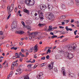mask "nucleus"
<instances>
[{"mask_svg": "<svg viewBox=\"0 0 79 79\" xmlns=\"http://www.w3.org/2000/svg\"><path fill=\"white\" fill-rule=\"evenodd\" d=\"M41 34V33L35 32H32L31 34L32 35V37L33 38H35V39H40V37H38L39 35H40V34Z\"/></svg>", "mask_w": 79, "mask_h": 79, "instance_id": "nucleus-1", "label": "nucleus"}, {"mask_svg": "<svg viewBox=\"0 0 79 79\" xmlns=\"http://www.w3.org/2000/svg\"><path fill=\"white\" fill-rule=\"evenodd\" d=\"M66 54L65 55V57H67L68 59H72L74 57V55L73 54L69 53L68 52H65Z\"/></svg>", "mask_w": 79, "mask_h": 79, "instance_id": "nucleus-2", "label": "nucleus"}, {"mask_svg": "<svg viewBox=\"0 0 79 79\" xmlns=\"http://www.w3.org/2000/svg\"><path fill=\"white\" fill-rule=\"evenodd\" d=\"M74 45H76V44H73L71 45H69L68 46V49L71 51L73 50H76V46H74Z\"/></svg>", "mask_w": 79, "mask_h": 79, "instance_id": "nucleus-3", "label": "nucleus"}, {"mask_svg": "<svg viewBox=\"0 0 79 79\" xmlns=\"http://www.w3.org/2000/svg\"><path fill=\"white\" fill-rule=\"evenodd\" d=\"M25 3H27V5H30V6H33L34 4H35V2L34 0H29L28 1V2H27V0L25 1Z\"/></svg>", "mask_w": 79, "mask_h": 79, "instance_id": "nucleus-4", "label": "nucleus"}, {"mask_svg": "<svg viewBox=\"0 0 79 79\" xmlns=\"http://www.w3.org/2000/svg\"><path fill=\"white\" fill-rule=\"evenodd\" d=\"M46 17L47 19H48L49 20L52 19V18L54 17V15L52 13H50L48 15H46Z\"/></svg>", "mask_w": 79, "mask_h": 79, "instance_id": "nucleus-5", "label": "nucleus"}, {"mask_svg": "<svg viewBox=\"0 0 79 79\" xmlns=\"http://www.w3.org/2000/svg\"><path fill=\"white\" fill-rule=\"evenodd\" d=\"M38 13L39 15V16L40 17V19L41 20L44 19V14L42 11L39 10L38 11Z\"/></svg>", "mask_w": 79, "mask_h": 79, "instance_id": "nucleus-6", "label": "nucleus"}, {"mask_svg": "<svg viewBox=\"0 0 79 79\" xmlns=\"http://www.w3.org/2000/svg\"><path fill=\"white\" fill-rule=\"evenodd\" d=\"M13 8H14V4H12L10 7L8 6L7 10H9L8 12L9 13H11V12L13 11Z\"/></svg>", "mask_w": 79, "mask_h": 79, "instance_id": "nucleus-7", "label": "nucleus"}, {"mask_svg": "<svg viewBox=\"0 0 79 79\" xmlns=\"http://www.w3.org/2000/svg\"><path fill=\"white\" fill-rule=\"evenodd\" d=\"M61 72L64 76H66V73L65 71V70H64V68L62 67V68Z\"/></svg>", "mask_w": 79, "mask_h": 79, "instance_id": "nucleus-8", "label": "nucleus"}, {"mask_svg": "<svg viewBox=\"0 0 79 79\" xmlns=\"http://www.w3.org/2000/svg\"><path fill=\"white\" fill-rule=\"evenodd\" d=\"M16 27V22L15 21H14L12 23V29H14Z\"/></svg>", "mask_w": 79, "mask_h": 79, "instance_id": "nucleus-9", "label": "nucleus"}, {"mask_svg": "<svg viewBox=\"0 0 79 79\" xmlns=\"http://www.w3.org/2000/svg\"><path fill=\"white\" fill-rule=\"evenodd\" d=\"M40 7L41 9V10H43L44 11L46 9V8H47V7H46V6L45 5H41L40 6Z\"/></svg>", "mask_w": 79, "mask_h": 79, "instance_id": "nucleus-10", "label": "nucleus"}, {"mask_svg": "<svg viewBox=\"0 0 79 79\" xmlns=\"http://www.w3.org/2000/svg\"><path fill=\"white\" fill-rule=\"evenodd\" d=\"M53 63H52L50 64H49L48 65V67L49 69L51 70L52 68H53Z\"/></svg>", "mask_w": 79, "mask_h": 79, "instance_id": "nucleus-11", "label": "nucleus"}, {"mask_svg": "<svg viewBox=\"0 0 79 79\" xmlns=\"http://www.w3.org/2000/svg\"><path fill=\"white\" fill-rule=\"evenodd\" d=\"M43 75V74L42 73H40V74H38L37 75V76L36 77L37 78H38V79H40V76H42Z\"/></svg>", "mask_w": 79, "mask_h": 79, "instance_id": "nucleus-12", "label": "nucleus"}, {"mask_svg": "<svg viewBox=\"0 0 79 79\" xmlns=\"http://www.w3.org/2000/svg\"><path fill=\"white\" fill-rule=\"evenodd\" d=\"M31 60V59H30V60H27L26 61V62L27 63H31H31H34L35 61V60H33V61H32Z\"/></svg>", "mask_w": 79, "mask_h": 79, "instance_id": "nucleus-13", "label": "nucleus"}, {"mask_svg": "<svg viewBox=\"0 0 79 79\" xmlns=\"http://www.w3.org/2000/svg\"><path fill=\"white\" fill-rule=\"evenodd\" d=\"M52 26H49V28L48 29V31L49 32H51L52 31Z\"/></svg>", "mask_w": 79, "mask_h": 79, "instance_id": "nucleus-14", "label": "nucleus"}, {"mask_svg": "<svg viewBox=\"0 0 79 79\" xmlns=\"http://www.w3.org/2000/svg\"><path fill=\"white\" fill-rule=\"evenodd\" d=\"M74 74L71 73H69L68 74V76L71 77H73L74 76Z\"/></svg>", "mask_w": 79, "mask_h": 79, "instance_id": "nucleus-15", "label": "nucleus"}, {"mask_svg": "<svg viewBox=\"0 0 79 79\" xmlns=\"http://www.w3.org/2000/svg\"><path fill=\"white\" fill-rule=\"evenodd\" d=\"M38 47V46H37V45H35V46L34 49L35 50L34 52H37V48Z\"/></svg>", "mask_w": 79, "mask_h": 79, "instance_id": "nucleus-16", "label": "nucleus"}, {"mask_svg": "<svg viewBox=\"0 0 79 79\" xmlns=\"http://www.w3.org/2000/svg\"><path fill=\"white\" fill-rule=\"evenodd\" d=\"M17 34H23L24 33V32L23 31H17Z\"/></svg>", "mask_w": 79, "mask_h": 79, "instance_id": "nucleus-17", "label": "nucleus"}, {"mask_svg": "<svg viewBox=\"0 0 79 79\" xmlns=\"http://www.w3.org/2000/svg\"><path fill=\"white\" fill-rule=\"evenodd\" d=\"M23 11L25 12V13H27V14H29V10H27L26 9H24L23 10Z\"/></svg>", "mask_w": 79, "mask_h": 79, "instance_id": "nucleus-18", "label": "nucleus"}, {"mask_svg": "<svg viewBox=\"0 0 79 79\" xmlns=\"http://www.w3.org/2000/svg\"><path fill=\"white\" fill-rule=\"evenodd\" d=\"M27 28L28 31H31V26L27 25Z\"/></svg>", "mask_w": 79, "mask_h": 79, "instance_id": "nucleus-19", "label": "nucleus"}, {"mask_svg": "<svg viewBox=\"0 0 79 79\" xmlns=\"http://www.w3.org/2000/svg\"><path fill=\"white\" fill-rule=\"evenodd\" d=\"M15 66V62H13L11 66V69H14V67Z\"/></svg>", "mask_w": 79, "mask_h": 79, "instance_id": "nucleus-20", "label": "nucleus"}, {"mask_svg": "<svg viewBox=\"0 0 79 79\" xmlns=\"http://www.w3.org/2000/svg\"><path fill=\"white\" fill-rule=\"evenodd\" d=\"M32 33H30V35H29V39L31 40V39H32L33 38V37H32Z\"/></svg>", "mask_w": 79, "mask_h": 79, "instance_id": "nucleus-21", "label": "nucleus"}, {"mask_svg": "<svg viewBox=\"0 0 79 79\" xmlns=\"http://www.w3.org/2000/svg\"><path fill=\"white\" fill-rule=\"evenodd\" d=\"M33 50H34V49L33 48H31L30 50H29L27 51V52H29L30 53H31V52H32V51H33Z\"/></svg>", "mask_w": 79, "mask_h": 79, "instance_id": "nucleus-22", "label": "nucleus"}, {"mask_svg": "<svg viewBox=\"0 0 79 79\" xmlns=\"http://www.w3.org/2000/svg\"><path fill=\"white\" fill-rule=\"evenodd\" d=\"M61 8L63 10H64V9H66V6L64 4H62L61 6Z\"/></svg>", "mask_w": 79, "mask_h": 79, "instance_id": "nucleus-23", "label": "nucleus"}, {"mask_svg": "<svg viewBox=\"0 0 79 79\" xmlns=\"http://www.w3.org/2000/svg\"><path fill=\"white\" fill-rule=\"evenodd\" d=\"M76 2V5L77 6H79V0H75Z\"/></svg>", "mask_w": 79, "mask_h": 79, "instance_id": "nucleus-24", "label": "nucleus"}, {"mask_svg": "<svg viewBox=\"0 0 79 79\" xmlns=\"http://www.w3.org/2000/svg\"><path fill=\"white\" fill-rule=\"evenodd\" d=\"M65 18H66V16L64 15H62L60 17V18L62 19H65Z\"/></svg>", "mask_w": 79, "mask_h": 79, "instance_id": "nucleus-25", "label": "nucleus"}, {"mask_svg": "<svg viewBox=\"0 0 79 79\" xmlns=\"http://www.w3.org/2000/svg\"><path fill=\"white\" fill-rule=\"evenodd\" d=\"M29 79V76H28V75H27L26 76L24 77V79Z\"/></svg>", "mask_w": 79, "mask_h": 79, "instance_id": "nucleus-26", "label": "nucleus"}, {"mask_svg": "<svg viewBox=\"0 0 79 79\" xmlns=\"http://www.w3.org/2000/svg\"><path fill=\"white\" fill-rule=\"evenodd\" d=\"M10 48L11 49V50H13H13H17V49H18L17 48H15V47H11Z\"/></svg>", "mask_w": 79, "mask_h": 79, "instance_id": "nucleus-27", "label": "nucleus"}, {"mask_svg": "<svg viewBox=\"0 0 79 79\" xmlns=\"http://www.w3.org/2000/svg\"><path fill=\"white\" fill-rule=\"evenodd\" d=\"M18 15H19V16H22V15L20 14V13H21V10H19L18 12Z\"/></svg>", "mask_w": 79, "mask_h": 79, "instance_id": "nucleus-28", "label": "nucleus"}, {"mask_svg": "<svg viewBox=\"0 0 79 79\" xmlns=\"http://www.w3.org/2000/svg\"><path fill=\"white\" fill-rule=\"evenodd\" d=\"M26 22L28 24H30V23H31V21L29 20H26Z\"/></svg>", "mask_w": 79, "mask_h": 79, "instance_id": "nucleus-29", "label": "nucleus"}, {"mask_svg": "<svg viewBox=\"0 0 79 79\" xmlns=\"http://www.w3.org/2000/svg\"><path fill=\"white\" fill-rule=\"evenodd\" d=\"M21 23L22 25L23 26V27H25V26H26V25H25V23H24V22L22 21Z\"/></svg>", "mask_w": 79, "mask_h": 79, "instance_id": "nucleus-30", "label": "nucleus"}, {"mask_svg": "<svg viewBox=\"0 0 79 79\" xmlns=\"http://www.w3.org/2000/svg\"><path fill=\"white\" fill-rule=\"evenodd\" d=\"M27 68H28L29 69H31V68H32V67H31V64H28L27 66Z\"/></svg>", "mask_w": 79, "mask_h": 79, "instance_id": "nucleus-31", "label": "nucleus"}, {"mask_svg": "<svg viewBox=\"0 0 79 79\" xmlns=\"http://www.w3.org/2000/svg\"><path fill=\"white\" fill-rule=\"evenodd\" d=\"M64 22L65 24H67V23H68L69 22V20H64Z\"/></svg>", "mask_w": 79, "mask_h": 79, "instance_id": "nucleus-32", "label": "nucleus"}, {"mask_svg": "<svg viewBox=\"0 0 79 79\" xmlns=\"http://www.w3.org/2000/svg\"><path fill=\"white\" fill-rule=\"evenodd\" d=\"M57 37V35H54L51 37L52 39H53V38H56Z\"/></svg>", "mask_w": 79, "mask_h": 79, "instance_id": "nucleus-33", "label": "nucleus"}, {"mask_svg": "<svg viewBox=\"0 0 79 79\" xmlns=\"http://www.w3.org/2000/svg\"><path fill=\"white\" fill-rule=\"evenodd\" d=\"M11 14H10L8 17H7V19H8L10 18V17H11Z\"/></svg>", "mask_w": 79, "mask_h": 79, "instance_id": "nucleus-34", "label": "nucleus"}, {"mask_svg": "<svg viewBox=\"0 0 79 79\" xmlns=\"http://www.w3.org/2000/svg\"><path fill=\"white\" fill-rule=\"evenodd\" d=\"M21 71V69L20 68H18L16 70V71H17V72H19Z\"/></svg>", "mask_w": 79, "mask_h": 79, "instance_id": "nucleus-35", "label": "nucleus"}, {"mask_svg": "<svg viewBox=\"0 0 79 79\" xmlns=\"http://www.w3.org/2000/svg\"><path fill=\"white\" fill-rule=\"evenodd\" d=\"M45 59V56L42 57L41 58V59L42 60H44Z\"/></svg>", "mask_w": 79, "mask_h": 79, "instance_id": "nucleus-36", "label": "nucleus"}, {"mask_svg": "<svg viewBox=\"0 0 79 79\" xmlns=\"http://www.w3.org/2000/svg\"><path fill=\"white\" fill-rule=\"evenodd\" d=\"M37 65H35L33 67V68H34V69H35L36 68H37Z\"/></svg>", "mask_w": 79, "mask_h": 79, "instance_id": "nucleus-37", "label": "nucleus"}, {"mask_svg": "<svg viewBox=\"0 0 79 79\" xmlns=\"http://www.w3.org/2000/svg\"><path fill=\"white\" fill-rule=\"evenodd\" d=\"M13 74V72L11 71L10 73V76H12Z\"/></svg>", "mask_w": 79, "mask_h": 79, "instance_id": "nucleus-38", "label": "nucleus"}, {"mask_svg": "<svg viewBox=\"0 0 79 79\" xmlns=\"http://www.w3.org/2000/svg\"><path fill=\"white\" fill-rule=\"evenodd\" d=\"M65 29L67 31H69V28H68V27H65Z\"/></svg>", "mask_w": 79, "mask_h": 79, "instance_id": "nucleus-39", "label": "nucleus"}, {"mask_svg": "<svg viewBox=\"0 0 79 79\" xmlns=\"http://www.w3.org/2000/svg\"><path fill=\"white\" fill-rule=\"evenodd\" d=\"M44 24H41V23H40L39 24V26H44Z\"/></svg>", "mask_w": 79, "mask_h": 79, "instance_id": "nucleus-40", "label": "nucleus"}, {"mask_svg": "<svg viewBox=\"0 0 79 79\" xmlns=\"http://www.w3.org/2000/svg\"><path fill=\"white\" fill-rule=\"evenodd\" d=\"M54 71H55V72H57L58 71V70H57V69H56V68H55L54 69Z\"/></svg>", "mask_w": 79, "mask_h": 79, "instance_id": "nucleus-41", "label": "nucleus"}, {"mask_svg": "<svg viewBox=\"0 0 79 79\" xmlns=\"http://www.w3.org/2000/svg\"><path fill=\"white\" fill-rule=\"evenodd\" d=\"M59 27L60 29H64V27H61V26H60Z\"/></svg>", "mask_w": 79, "mask_h": 79, "instance_id": "nucleus-42", "label": "nucleus"}, {"mask_svg": "<svg viewBox=\"0 0 79 79\" xmlns=\"http://www.w3.org/2000/svg\"><path fill=\"white\" fill-rule=\"evenodd\" d=\"M77 32V30H76L75 31H74V33L75 35H76V32Z\"/></svg>", "mask_w": 79, "mask_h": 79, "instance_id": "nucleus-43", "label": "nucleus"}, {"mask_svg": "<svg viewBox=\"0 0 79 79\" xmlns=\"http://www.w3.org/2000/svg\"><path fill=\"white\" fill-rule=\"evenodd\" d=\"M3 34V32L2 31H0V35H2Z\"/></svg>", "mask_w": 79, "mask_h": 79, "instance_id": "nucleus-44", "label": "nucleus"}, {"mask_svg": "<svg viewBox=\"0 0 79 79\" xmlns=\"http://www.w3.org/2000/svg\"><path fill=\"white\" fill-rule=\"evenodd\" d=\"M21 51L22 52H24V49H23V48H22L21 49Z\"/></svg>", "mask_w": 79, "mask_h": 79, "instance_id": "nucleus-45", "label": "nucleus"}, {"mask_svg": "<svg viewBox=\"0 0 79 79\" xmlns=\"http://www.w3.org/2000/svg\"><path fill=\"white\" fill-rule=\"evenodd\" d=\"M67 41V39H64L63 40V42H66Z\"/></svg>", "mask_w": 79, "mask_h": 79, "instance_id": "nucleus-46", "label": "nucleus"}, {"mask_svg": "<svg viewBox=\"0 0 79 79\" xmlns=\"http://www.w3.org/2000/svg\"><path fill=\"white\" fill-rule=\"evenodd\" d=\"M46 58H47V59H49V55H47L46 56Z\"/></svg>", "mask_w": 79, "mask_h": 79, "instance_id": "nucleus-47", "label": "nucleus"}, {"mask_svg": "<svg viewBox=\"0 0 79 79\" xmlns=\"http://www.w3.org/2000/svg\"><path fill=\"white\" fill-rule=\"evenodd\" d=\"M61 23H62V25H64V23H64V22H62Z\"/></svg>", "mask_w": 79, "mask_h": 79, "instance_id": "nucleus-48", "label": "nucleus"}, {"mask_svg": "<svg viewBox=\"0 0 79 79\" xmlns=\"http://www.w3.org/2000/svg\"><path fill=\"white\" fill-rule=\"evenodd\" d=\"M73 3H74V2H73L72 1L71 2V3H69V4H70V5H73Z\"/></svg>", "mask_w": 79, "mask_h": 79, "instance_id": "nucleus-49", "label": "nucleus"}, {"mask_svg": "<svg viewBox=\"0 0 79 79\" xmlns=\"http://www.w3.org/2000/svg\"><path fill=\"white\" fill-rule=\"evenodd\" d=\"M44 64H45V63H44L43 64H41V65L42 66H42H45V65H44Z\"/></svg>", "mask_w": 79, "mask_h": 79, "instance_id": "nucleus-50", "label": "nucleus"}, {"mask_svg": "<svg viewBox=\"0 0 79 79\" xmlns=\"http://www.w3.org/2000/svg\"><path fill=\"white\" fill-rule=\"evenodd\" d=\"M6 61L5 60V62L2 64L3 65H5V63H6Z\"/></svg>", "mask_w": 79, "mask_h": 79, "instance_id": "nucleus-51", "label": "nucleus"}, {"mask_svg": "<svg viewBox=\"0 0 79 79\" xmlns=\"http://www.w3.org/2000/svg\"><path fill=\"white\" fill-rule=\"evenodd\" d=\"M50 8H51V9H52V8H53V6H51V7H48V9H50Z\"/></svg>", "mask_w": 79, "mask_h": 79, "instance_id": "nucleus-52", "label": "nucleus"}, {"mask_svg": "<svg viewBox=\"0 0 79 79\" xmlns=\"http://www.w3.org/2000/svg\"><path fill=\"white\" fill-rule=\"evenodd\" d=\"M21 73H22V72L20 71H19V74H21Z\"/></svg>", "mask_w": 79, "mask_h": 79, "instance_id": "nucleus-53", "label": "nucleus"}, {"mask_svg": "<svg viewBox=\"0 0 79 79\" xmlns=\"http://www.w3.org/2000/svg\"><path fill=\"white\" fill-rule=\"evenodd\" d=\"M19 44H20V45H23V43H21V42H20L19 43Z\"/></svg>", "mask_w": 79, "mask_h": 79, "instance_id": "nucleus-54", "label": "nucleus"}, {"mask_svg": "<svg viewBox=\"0 0 79 79\" xmlns=\"http://www.w3.org/2000/svg\"><path fill=\"white\" fill-rule=\"evenodd\" d=\"M48 52L49 53H50L51 52V50L49 49H48Z\"/></svg>", "mask_w": 79, "mask_h": 79, "instance_id": "nucleus-55", "label": "nucleus"}, {"mask_svg": "<svg viewBox=\"0 0 79 79\" xmlns=\"http://www.w3.org/2000/svg\"><path fill=\"white\" fill-rule=\"evenodd\" d=\"M50 34H51V35H54V34H53V33L52 32H51L50 33Z\"/></svg>", "mask_w": 79, "mask_h": 79, "instance_id": "nucleus-56", "label": "nucleus"}, {"mask_svg": "<svg viewBox=\"0 0 79 79\" xmlns=\"http://www.w3.org/2000/svg\"><path fill=\"white\" fill-rule=\"evenodd\" d=\"M56 28H57V27H53L52 28L53 29H56Z\"/></svg>", "mask_w": 79, "mask_h": 79, "instance_id": "nucleus-57", "label": "nucleus"}, {"mask_svg": "<svg viewBox=\"0 0 79 79\" xmlns=\"http://www.w3.org/2000/svg\"><path fill=\"white\" fill-rule=\"evenodd\" d=\"M63 37H64V36L63 35H62L61 36H60V39H62Z\"/></svg>", "mask_w": 79, "mask_h": 79, "instance_id": "nucleus-58", "label": "nucleus"}, {"mask_svg": "<svg viewBox=\"0 0 79 79\" xmlns=\"http://www.w3.org/2000/svg\"><path fill=\"white\" fill-rule=\"evenodd\" d=\"M17 8H15V13H16V12H17Z\"/></svg>", "mask_w": 79, "mask_h": 79, "instance_id": "nucleus-59", "label": "nucleus"}, {"mask_svg": "<svg viewBox=\"0 0 79 79\" xmlns=\"http://www.w3.org/2000/svg\"><path fill=\"white\" fill-rule=\"evenodd\" d=\"M74 22V20L72 19V20L71 21V23H73Z\"/></svg>", "mask_w": 79, "mask_h": 79, "instance_id": "nucleus-60", "label": "nucleus"}, {"mask_svg": "<svg viewBox=\"0 0 79 79\" xmlns=\"http://www.w3.org/2000/svg\"><path fill=\"white\" fill-rule=\"evenodd\" d=\"M69 30L70 31H73V29L71 28H69Z\"/></svg>", "mask_w": 79, "mask_h": 79, "instance_id": "nucleus-61", "label": "nucleus"}, {"mask_svg": "<svg viewBox=\"0 0 79 79\" xmlns=\"http://www.w3.org/2000/svg\"><path fill=\"white\" fill-rule=\"evenodd\" d=\"M9 46H10V45H9V44H7L6 45V47H8Z\"/></svg>", "mask_w": 79, "mask_h": 79, "instance_id": "nucleus-62", "label": "nucleus"}, {"mask_svg": "<svg viewBox=\"0 0 79 79\" xmlns=\"http://www.w3.org/2000/svg\"><path fill=\"white\" fill-rule=\"evenodd\" d=\"M37 13H35V16H37Z\"/></svg>", "mask_w": 79, "mask_h": 79, "instance_id": "nucleus-63", "label": "nucleus"}, {"mask_svg": "<svg viewBox=\"0 0 79 79\" xmlns=\"http://www.w3.org/2000/svg\"><path fill=\"white\" fill-rule=\"evenodd\" d=\"M12 59H15L16 58L15 56H13L12 58Z\"/></svg>", "mask_w": 79, "mask_h": 79, "instance_id": "nucleus-64", "label": "nucleus"}]
</instances>
